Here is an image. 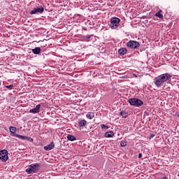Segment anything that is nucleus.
<instances>
[{"label":"nucleus","mask_w":179,"mask_h":179,"mask_svg":"<svg viewBox=\"0 0 179 179\" xmlns=\"http://www.w3.org/2000/svg\"><path fill=\"white\" fill-rule=\"evenodd\" d=\"M171 80V75L169 73L161 74L154 79V84L157 87H162L166 85V82Z\"/></svg>","instance_id":"1"},{"label":"nucleus","mask_w":179,"mask_h":179,"mask_svg":"<svg viewBox=\"0 0 179 179\" xmlns=\"http://www.w3.org/2000/svg\"><path fill=\"white\" fill-rule=\"evenodd\" d=\"M128 103L130 106H134L135 107H141L143 105V101L138 98L129 99Z\"/></svg>","instance_id":"2"},{"label":"nucleus","mask_w":179,"mask_h":179,"mask_svg":"<svg viewBox=\"0 0 179 179\" xmlns=\"http://www.w3.org/2000/svg\"><path fill=\"white\" fill-rule=\"evenodd\" d=\"M121 20L117 17H112L110 19V29H117L120 26Z\"/></svg>","instance_id":"3"},{"label":"nucleus","mask_w":179,"mask_h":179,"mask_svg":"<svg viewBox=\"0 0 179 179\" xmlns=\"http://www.w3.org/2000/svg\"><path fill=\"white\" fill-rule=\"evenodd\" d=\"M127 46L129 48L137 50V48H139L141 47V43L136 41H129L127 43Z\"/></svg>","instance_id":"4"},{"label":"nucleus","mask_w":179,"mask_h":179,"mask_svg":"<svg viewBox=\"0 0 179 179\" xmlns=\"http://www.w3.org/2000/svg\"><path fill=\"white\" fill-rule=\"evenodd\" d=\"M8 159H9V156L8 155V150H0V160H1V162H7Z\"/></svg>","instance_id":"5"},{"label":"nucleus","mask_w":179,"mask_h":179,"mask_svg":"<svg viewBox=\"0 0 179 179\" xmlns=\"http://www.w3.org/2000/svg\"><path fill=\"white\" fill-rule=\"evenodd\" d=\"M44 12V7L38 6L30 11V15H37V13H43Z\"/></svg>","instance_id":"6"},{"label":"nucleus","mask_w":179,"mask_h":179,"mask_svg":"<svg viewBox=\"0 0 179 179\" xmlns=\"http://www.w3.org/2000/svg\"><path fill=\"white\" fill-rule=\"evenodd\" d=\"M29 166H30L31 169H32V171L34 174H36V173H37V171H38L40 170V167H41V165L38 163L31 164Z\"/></svg>","instance_id":"7"},{"label":"nucleus","mask_w":179,"mask_h":179,"mask_svg":"<svg viewBox=\"0 0 179 179\" xmlns=\"http://www.w3.org/2000/svg\"><path fill=\"white\" fill-rule=\"evenodd\" d=\"M87 126V121L85 119H78V127L80 129H83L85 127Z\"/></svg>","instance_id":"8"},{"label":"nucleus","mask_w":179,"mask_h":179,"mask_svg":"<svg viewBox=\"0 0 179 179\" xmlns=\"http://www.w3.org/2000/svg\"><path fill=\"white\" fill-rule=\"evenodd\" d=\"M41 108V104H38L36 108H34L29 110V113H31L32 114H37L40 113V108Z\"/></svg>","instance_id":"9"},{"label":"nucleus","mask_w":179,"mask_h":179,"mask_svg":"<svg viewBox=\"0 0 179 179\" xmlns=\"http://www.w3.org/2000/svg\"><path fill=\"white\" fill-rule=\"evenodd\" d=\"M55 148V143L52 141L49 145L44 146L43 149L44 150L49 151V150H52Z\"/></svg>","instance_id":"10"},{"label":"nucleus","mask_w":179,"mask_h":179,"mask_svg":"<svg viewBox=\"0 0 179 179\" xmlns=\"http://www.w3.org/2000/svg\"><path fill=\"white\" fill-rule=\"evenodd\" d=\"M31 51L33 54H35L36 55H38L41 52V48L40 47H36L34 49H31Z\"/></svg>","instance_id":"11"},{"label":"nucleus","mask_w":179,"mask_h":179,"mask_svg":"<svg viewBox=\"0 0 179 179\" xmlns=\"http://www.w3.org/2000/svg\"><path fill=\"white\" fill-rule=\"evenodd\" d=\"M127 52V48H120L118 50V54L120 55L121 56L125 55Z\"/></svg>","instance_id":"12"},{"label":"nucleus","mask_w":179,"mask_h":179,"mask_svg":"<svg viewBox=\"0 0 179 179\" xmlns=\"http://www.w3.org/2000/svg\"><path fill=\"white\" fill-rule=\"evenodd\" d=\"M9 129H10L11 136H14L16 134V129H17L16 127H10Z\"/></svg>","instance_id":"13"},{"label":"nucleus","mask_w":179,"mask_h":179,"mask_svg":"<svg viewBox=\"0 0 179 179\" xmlns=\"http://www.w3.org/2000/svg\"><path fill=\"white\" fill-rule=\"evenodd\" d=\"M114 136V131H108L104 134L105 138H113Z\"/></svg>","instance_id":"14"},{"label":"nucleus","mask_w":179,"mask_h":179,"mask_svg":"<svg viewBox=\"0 0 179 179\" xmlns=\"http://www.w3.org/2000/svg\"><path fill=\"white\" fill-rule=\"evenodd\" d=\"M86 117L88 118V120H93V118H94V113L88 112L86 115Z\"/></svg>","instance_id":"15"},{"label":"nucleus","mask_w":179,"mask_h":179,"mask_svg":"<svg viewBox=\"0 0 179 179\" xmlns=\"http://www.w3.org/2000/svg\"><path fill=\"white\" fill-rule=\"evenodd\" d=\"M67 139L69 141H71V142H73V141H76V137H75L72 134H68L67 135Z\"/></svg>","instance_id":"16"},{"label":"nucleus","mask_w":179,"mask_h":179,"mask_svg":"<svg viewBox=\"0 0 179 179\" xmlns=\"http://www.w3.org/2000/svg\"><path fill=\"white\" fill-rule=\"evenodd\" d=\"M120 115L122 117V118H127L128 117V112L122 110Z\"/></svg>","instance_id":"17"},{"label":"nucleus","mask_w":179,"mask_h":179,"mask_svg":"<svg viewBox=\"0 0 179 179\" xmlns=\"http://www.w3.org/2000/svg\"><path fill=\"white\" fill-rule=\"evenodd\" d=\"M26 173L27 174H34V172L33 171V169H31V167H30V165L29 166V167L25 170Z\"/></svg>","instance_id":"18"},{"label":"nucleus","mask_w":179,"mask_h":179,"mask_svg":"<svg viewBox=\"0 0 179 179\" xmlns=\"http://www.w3.org/2000/svg\"><path fill=\"white\" fill-rule=\"evenodd\" d=\"M14 136H15V138H18L19 139H22V141H24V139H26V136H22L20 134H15Z\"/></svg>","instance_id":"19"},{"label":"nucleus","mask_w":179,"mask_h":179,"mask_svg":"<svg viewBox=\"0 0 179 179\" xmlns=\"http://www.w3.org/2000/svg\"><path fill=\"white\" fill-rule=\"evenodd\" d=\"M14 136H15V138H18L19 139H22V141H24V139H26V136H22L20 134H15Z\"/></svg>","instance_id":"20"},{"label":"nucleus","mask_w":179,"mask_h":179,"mask_svg":"<svg viewBox=\"0 0 179 179\" xmlns=\"http://www.w3.org/2000/svg\"><path fill=\"white\" fill-rule=\"evenodd\" d=\"M92 37H93V34L91 35H86V36H83V40H90V38H92Z\"/></svg>","instance_id":"21"},{"label":"nucleus","mask_w":179,"mask_h":179,"mask_svg":"<svg viewBox=\"0 0 179 179\" xmlns=\"http://www.w3.org/2000/svg\"><path fill=\"white\" fill-rule=\"evenodd\" d=\"M162 11H158L156 14L155 16H157V17H159V19H163V15L162 14L160 13Z\"/></svg>","instance_id":"22"},{"label":"nucleus","mask_w":179,"mask_h":179,"mask_svg":"<svg viewBox=\"0 0 179 179\" xmlns=\"http://www.w3.org/2000/svg\"><path fill=\"white\" fill-rule=\"evenodd\" d=\"M24 141H28L29 142H33L34 140L31 137L25 136V138L24 139Z\"/></svg>","instance_id":"23"},{"label":"nucleus","mask_w":179,"mask_h":179,"mask_svg":"<svg viewBox=\"0 0 179 179\" xmlns=\"http://www.w3.org/2000/svg\"><path fill=\"white\" fill-rule=\"evenodd\" d=\"M120 146H122V148L127 146V142L122 141L120 143Z\"/></svg>","instance_id":"24"},{"label":"nucleus","mask_w":179,"mask_h":179,"mask_svg":"<svg viewBox=\"0 0 179 179\" xmlns=\"http://www.w3.org/2000/svg\"><path fill=\"white\" fill-rule=\"evenodd\" d=\"M101 128L102 129H108V126H106V124H101Z\"/></svg>","instance_id":"25"},{"label":"nucleus","mask_w":179,"mask_h":179,"mask_svg":"<svg viewBox=\"0 0 179 179\" xmlns=\"http://www.w3.org/2000/svg\"><path fill=\"white\" fill-rule=\"evenodd\" d=\"M6 89H8L9 90H12V88L13 87V85H10L6 86Z\"/></svg>","instance_id":"26"},{"label":"nucleus","mask_w":179,"mask_h":179,"mask_svg":"<svg viewBox=\"0 0 179 179\" xmlns=\"http://www.w3.org/2000/svg\"><path fill=\"white\" fill-rule=\"evenodd\" d=\"M141 157H142V153L138 154V159H141Z\"/></svg>","instance_id":"27"},{"label":"nucleus","mask_w":179,"mask_h":179,"mask_svg":"<svg viewBox=\"0 0 179 179\" xmlns=\"http://www.w3.org/2000/svg\"><path fill=\"white\" fill-rule=\"evenodd\" d=\"M153 136H155V135H152V136H151V138H153Z\"/></svg>","instance_id":"28"},{"label":"nucleus","mask_w":179,"mask_h":179,"mask_svg":"<svg viewBox=\"0 0 179 179\" xmlns=\"http://www.w3.org/2000/svg\"><path fill=\"white\" fill-rule=\"evenodd\" d=\"M178 117H179V113L178 114Z\"/></svg>","instance_id":"29"},{"label":"nucleus","mask_w":179,"mask_h":179,"mask_svg":"<svg viewBox=\"0 0 179 179\" xmlns=\"http://www.w3.org/2000/svg\"><path fill=\"white\" fill-rule=\"evenodd\" d=\"M0 86H1V81H0Z\"/></svg>","instance_id":"30"}]
</instances>
